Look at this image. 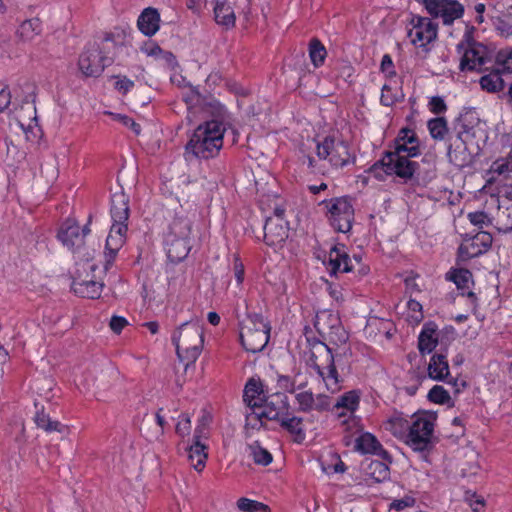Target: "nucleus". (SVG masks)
I'll return each instance as SVG.
<instances>
[{
    "instance_id": "423d86ee",
    "label": "nucleus",
    "mask_w": 512,
    "mask_h": 512,
    "mask_svg": "<svg viewBox=\"0 0 512 512\" xmlns=\"http://www.w3.org/2000/svg\"><path fill=\"white\" fill-rule=\"evenodd\" d=\"M269 333L270 327L263 316L249 315L241 324L240 341L247 352L258 353L267 345Z\"/></svg>"
},
{
    "instance_id": "3c124183",
    "label": "nucleus",
    "mask_w": 512,
    "mask_h": 512,
    "mask_svg": "<svg viewBox=\"0 0 512 512\" xmlns=\"http://www.w3.org/2000/svg\"><path fill=\"white\" fill-rule=\"evenodd\" d=\"M314 407L313 411L324 412L333 409V403L331 397L325 394H318L314 396Z\"/></svg>"
},
{
    "instance_id": "052dcab7",
    "label": "nucleus",
    "mask_w": 512,
    "mask_h": 512,
    "mask_svg": "<svg viewBox=\"0 0 512 512\" xmlns=\"http://www.w3.org/2000/svg\"><path fill=\"white\" fill-rule=\"evenodd\" d=\"M11 103V93L7 86L0 85V113H2Z\"/></svg>"
},
{
    "instance_id": "393cba45",
    "label": "nucleus",
    "mask_w": 512,
    "mask_h": 512,
    "mask_svg": "<svg viewBox=\"0 0 512 512\" xmlns=\"http://www.w3.org/2000/svg\"><path fill=\"white\" fill-rule=\"evenodd\" d=\"M137 26L139 30L146 36H153L160 27V15L157 9L148 7L140 14Z\"/></svg>"
},
{
    "instance_id": "7c9ffc66",
    "label": "nucleus",
    "mask_w": 512,
    "mask_h": 512,
    "mask_svg": "<svg viewBox=\"0 0 512 512\" xmlns=\"http://www.w3.org/2000/svg\"><path fill=\"white\" fill-rule=\"evenodd\" d=\"M411 423L406 419L403 413L395 412L386 422V429L395 437L404 439L408 433Z\"/></svg>"
},
{
    "instance_id": "4468645a",
    "label": "nucleus",
    "mask_w": 512,
    "mask_h": 512,
    "mask_svg": "<svg viewBox=\"0 0 512 512\" xmlns=\"http://www.w3.org/2000/svg\"><path fill=\"white\" fill-rule=\"evenodd\" d=\"M455 129L457 130V135L473 147L476 152L481 149V145L487 139L486 132L479 119H475L474 122L469 120L468 116H462L458 119Z\"/></svg>"
},
{
    "instance_id": "f3484780",
    "label": "nucleus",
    "mask_w": 512,
    "mask_h": 512,
    "mask_svg": "<svg viewBox=\"0 0 512 512\" xmlns=\"http://www.w3.org/2000/svg\"><path fill=\"white\" fill-rule=\"evenodd\" d=\"M90 232L88 225L82 229L75 220L67 219L58 232V239L70 249L80 247L85 236Z\"/></svg>"
},
{
    "instance_id": "bb28decb",
    "label": "nucleus",
    "mask_w": 512,
    "mask_h": 512,
    "mask_svg": "<svg viewBox=\"0 0 512 512\" xmlns=\"http://www.w3.org/2000/svg\"><path fill=\"white\" fill-rule=\"evenodd\" d=\"M428 375L436 381H445L450 375L447 355L443 353L434 354L428 364Z\"/></svg>"
},
{
    "instance_id": "a211bd4d",
    "label": "nucleus",
    "mask_w": 512,
    "mask_h": 512,
    "mask_svg": "<svg viewBox=\"0 0 512 512\" xmlns=\"http://www.w3.org/2000/svg\"><path fill=\"white\" fill-rule=\"evenodd\" d=\"M474 153H477L476 150L456 135L448 147L447 155L449 161L455 166L464 167L471 162Z\"/></svg>"
},
{
    "instance_id": "6e6552de",
    "label": "nucleus",
    "mask_w": 512,
    "mask_h": 512,
    "mask_svg": "<svg viewBox=\"0 0 512 512\" xmlns=\"http://www.w3.org/2000/svg\"><path fill=\"white\" fill-rule=\"evenodd\" d=\"M316 152L319 159L327 160L335 168H342L355 161L348 144L334 136H326L318 142Z\"/></svg>"
},
{
    "instance_id": "39448f33",
    "label": "nucleus",
    "mask_w": 512,
    "mask_h": 512,
    "mask_svg": "<svg viewBox=\"0 0 512 512\" xmlns=\"http://www.w3.org/2000/svg\"><path fill=\"white\" fill-rule=\"evenodd\" d=\"M436 417L433 414L422 413L415 414L405 443L417 452H428L434 446V426Z\"/></svg>"
},
{
    "instance_id": "412c9836",
    "label": "nucleus",
    "mask_w": 512,
    "mask_h": 512,
    "mask_svg": "<svg viewBox=\"0 0 512 512\" xmlns=\"http://www.w3.org/2000/svg\"><path fill=\"white\" fill-rule=\"evenodd\" d=\"M328 264L332 274L338 272L348 273L353 270L349 255L345 251L344 245H335L331 248L328 257Z\"/></svg>"
},
{
    "instance_id": "a19ab883",
    "label": "nucleus",
    "mask_w": 512,
    "mask_h": 512,
    "mask_svg": "<svg viewBox=\"0 0 512 512\" xmlns=\"http://www.w3.org/2000/svg\"><path fill=\"white\" fill-rule=\"evenodd\" d=\"M249 455L257 465L267 466L272 460V454L265 448H263L258 442H254L249 445Z\"/></svg>"
},
{
    "instance_id": "f257e3e1",
    "label": "nucleus",
    "mask_w": 512,
    "mask_h": 512,
    "mask_svg": "<svg viewBox=\"0 0 512 512\" xmlns=\"http://www.w3.org/2000/svg\"><path fill=\"white\" fill-rule=\"evenodd\" d=\"M314 326L323 341H315L311 344L309 363L325 384L326 389L334 394L342 389L343 378L338 372L345 368L349 371V363L344 359L351 355L348 347L342 351H334V347L345 345L348 334L342 326L339 316L332 311L323 310L316 314Z\"/></svg>"
},
{
    "instance_id": "0e129e2a",
    "label": "nucleus",
    "mask_w": 512,
    "mask_h": 512,
    "mask_svg": "<svg viewBox=\"0 0 512 512\" xmlns=\"http://www.w3.org/2000/svg\"><path fill=\"white\" fill-rule=\"evenodd\" d=\"M127 324L128 322L124 317L113 316L109 325L113 332L120 333Z\"/></svg>"
},
{
    "instance_id": "72a5a7b5",
    "label": "nucleus",
    "mask_w": 512,
    "mask_h": 512,
    "mask_svg": "<svg viewBox=\"0 0 512 512\" xmlns=\"http://www.w3.org/2000/svg\"><path fill=\"white\" fill-rule=\"evenodd\" d=\"M214 16L217 24L231 28L235 25V14L233 9L225 3L216 2L214 7Z\"/></svg>"
},
{
    "instance_id": "1a4fd4ad",
    "label": "nucleus",
    "mask_w": 512,
    "mask_h": 512,
    "mask_svg": "<svg viewBox=\"0 0 512 512\" xmlns=\"http://www.w3.org/2000/svg\"><path fill=\"white\" fill-rule=\"evenodd\" d=\"M288 409V398L284 393L277 392L267 395L256 411L247 414L246 422L248 425L255 427L254 420L261 422L265 418L267 420L279 421L288 412Z\"/></svg>"
},
{
    "instance_id": "de8ad7c7",
    "label": "nucleus",
    "mask_w": 512,
    "mask_h": 512,
    "mask_svg": "<svg viewBox=\"0 0 512 512\" xmlns=\"http://www.w3.org/2000/svg\"><path fill=\"white\" fill-rule=\"evenodd\" d=\"M428 399L436 404H450L451 401L449 392L440 385H435L430 389Z\"/></svg>"
},
{
    "instance_id": "c756f323",
    "label": "nucleus",
    "mask_w": 512,
    "mask_h": 512,
    "mask_svg": "<svg viewBox=\"0 0 512 512\" xmlns=\"http://www.w3.org/2000/svg\"><path fill=\"white\" fill-rule=\"evenodd\" d=\"M103 284L97 281H74L72 289L75 294L83 298L96 299L102 292Z\"/></svg>"
},
{
    "instance_id": "37998d69",
    "label": "nucleus",
    "mask_w": 512,
    "mask_h": 512,
    "mask_svg": "<svg viewBox=\"0 0 512 512\" xmlns=\"http://www.w3.org/2000/svg\"><path fill=\"white\" fill-rule=\"evenodd\" d=\"M430 135L435 140H443L448 133L447 121L443 117H437L428 121Z\"/></svg>"
},
{
    "instance_id": "20e7f679",
    "label": "nucleus",
    "mask_w": 512,
    "mask_h": 512,
    "mask_svg": "<svg viewBox=\"0 0 512 512\" xmlns=\"http://www.w3.org/2000/svg\"><path fill=\"white\" fill-rule=\"evenodd\" d=\"M172 343L176 347L179 360L184 363L185 371L195 363L203 348V332L198 321H186L172 334Z\"/></svg>"
},
{
    "instance_id": "5fc2aeb1",
    "label": "nucleus",
    "mask_w": 512,
    "mask_h": 512,
    "mask_svg": "<svg viewBox=\"0 0 512 512\" xmlns=\"http://www.w3.org/2000/svg\"><path fill=\"white\" fill-rule=\"evenodd\" d=\"M277 386L284 392L295 393V379L289 375H279L277 378Z\"/></svg>"
},
{
    "instance_id": "c9c22d12",
    "label": "nucleus",
    "mask_w": 512,
    "mask_h": 512,
    "mask_svg": "<svg viewBox=\"0 0 512 512\" xmlns=\"http://www.w3.org/2000/svg\"><path fill=\"white\" fill-rule=\"evenodd\" d=\"M448 280L453 281L459 290H462V295H465V290H468L472 280V273L468 269L460 268L453 269L446 274Z\"/></svg>"
},
{
    "instance_id": "2f4dec72",
    "label": "nucleus",
    "mask_w": 512,
    "mask_h": 512,
    "mask_svg": "<svg viewBox=\"0 0 512 512\" xmlns=\"http://www.w3.org/2000/svg\"><path fill=\"white\" fill-rule=\"evenodd\" d=\"M436 329L432 325H425L418 337V349L421 354L431 353L437 346L435 338Z\"/></svg>"
},
{
    "instance_id": "13d9d810",
    "label": "nucleus",
    "mask_w": 512,
    "mask_h": 512,
    "mask_svg": "<svg viewBox=\"0 0 512 512\" xmlns=\"http://www.w3.org/2000/svg\"><path fill=\"white\" fill-rule=\"evenodd\" d=\"M133 86L134 82L126 76L116 77L115 88L122 94H126Z\"/></svg>"
},
{
    "instance_id": "c85d7f7f",
    "label": "nucleus",
    "mask_w": 512,
    "mask_h": 512,
    "mask_svg": "<svg viewBox=\"0 0 512 512\" xmlns=\"http://www.w3.org/2000/svg\"><path fill=\"white\" fill-rule=\"evenodd\" d=\"M188 461L196 471H202L208 457L207 446L204 442L193 441L187 448Z\"/></svg>"
},
{
    "instance_id": "9b49d317",
    "label": "nucleus",
    "mask_w": 512,
    "mask_h": 512,
    "mask_svg": "<svg viewBox=\"0 0 512 512\" xmlns=\"http://www.w3.org/2000/svg\"><path fill=\"white\" fill-rule=\"evenodd\" d=\"M410 25L408 37L411 43L427 53L429 51L428 45L437 38V25L430 18L421 16H413Z\"/></svg>"
},
{
    "instance_id": "ea45409f",
    "label": "nucleus",
    "mask_w": 512,
    "mask_h": 512,
    "mask_svg": "<svg viewBox=\"0 0 512 512\" xmlns=\"http://www.w3.org/2000/svg\"><path fill=\"white\" fill-rule=\"evenodd\" d=\"M495 221L499 231L510 232L512 230V204L508 207L499 205Z\"/></svg>"
},
{
    "instance_id": "58836bf2",
    "label": "nucleus",
    "mask_w": 512,
    "mask_h": 512,
    "mask_svg": "<svg viewBox=\"0 0 512 512\" xmlns=\"http://www.w3.org/2000/svg\"><path fill=\"white\" fill-rule=\"evenodd\" d=\"M501 70L498 68L496 71L484 75L480 78V85L483 90L488 92H498L504 88V81L501 78Z\"/></svg>"
},
{
    "instance_id": "473e14b6",
    "label": "nucleus",
    "mask_w": 512,
    "mask_h": 512,
    "mask_svg": "<svg viewBox=\"0 0 512 512\" xmlns=\"http://www.w3.org/2000/svg\"><path fill=\"white\" fill-rule=\"evenodd\" d=\"M34 422L38 428L49 433L54 431L64 433L67 430V426L63 425L59 421L52 420L50 416L44 412L43 408L41 410H37L34 416Z\"/></svg>"
},
{
    "instance_id": "a878e982",
    "label": "nucleus",
    "mask_w": 512,
    "mask_h": 512,
    "mask_svg": "<svg viewBox=\"0 0 512 512\" xmlns=\"http://www.w3.org/2000/svg\"><path fill=\"white\" fill-rule=\"evenodd\" d=\"M278 422L284 430L293 436L295 442L301 443L304 441L306 434L302 417L286 412Z\"/></svg>"
},
{
    "instance_id": "dca6fc26",
    "label": "nucleus",
    "mask_w": 512,
    "mask_h": 512,
    "mask_svg": "<svg viewBox=\"0 0 512 512\" xmlns=\"http://www.w3.org/2000/svg\"><path fill=\"white\" fill-rule=\"evenodd\" d=\"M127 232V224H112L108 237L106 239L105 250V270H108L121 247L125 243V235Z\"/></svg>"
},
{
    "instance_id": "a18cd8bd",
    "label": "nucleus",
    "mask_w": 512,
    "mask_h": 512,
    "mask_svg": "<svg viewBox=\"0 0 512 512\" xmlns=\"http://www.w3.org/2000/svg\"><path fill=\"white\" fill-rule=\"evenodd\" d=\"M295 400L298 404V410L301 412H311L314 407V394L310 390H300L295 392Z\"/></svg>"
},
{
    "instance_id": "338daca9",
    "label": "nucleus",
    "mask_w": 512,
    "mask_h": 512,
    "mask_svg": "<svg viewBox=\"0 0 512 512\" xmlns=\"http://www.w3.org/2000/svg\"><path fill=\"white\" fill-rule=\"evenodd\" d=\"M207 438H208V427H205L204 424L198 423V425L195 429V432H194L193 441L203 442V439H207Z\"/></svg>"
},
{
    "instance_id": "9d476101",
    "label": "nucleus",
    "mask_w": 512,
    "mask_h": 512,
    "mask_svg": "<svg viewBox=\"0 0 512 512\" xmlns=\"http://www.w3.org/2000/svg\"><path fill=\"white\" fill-rule=\"evenodd\" d=\"M326 204L330 213L331 225L341 233H348L354 221V209L348 197H340L330 200L329 202L323 201Z\"/></svg>"
},
{
    "instance_id": "6e6d98bb",
    "label": "nucleus",
    "mask_w": 512,
    "mask_h": 512,
    "mask_svg": "<svg viewBox=\"0 0 512 512\" xmlns=\"http://www.w3.org/2000/svg\"><path fill=\"white\" fill-rule=\"evenodd\" d=\"M468 218L473 225L478 227H483L484 225H488L490 223V218L483 211L469 213Z\"/></svg>"
},
{
    "instance_id": "79ce46f5",
    "label": "nucleus",
    "mask_w": 512,
    "mask_h": 512,
    "mask_svg": "<svg viewBox=\"0 0 512 512\" xmlns=\"http://www.w3.org/2000/svg\"><path fill=\"white\" fill-rule=\"evenodd\" d=\"M327 51L324 45L316 38L312 39L309 44V56L315 67H319L324 63Z\"/></svg>"
},
{
    "instance_id": "4d7b16f0",
    "label": "nucleus",
    "mask_w": 512,
    "mask_h": 512,
    "mask_svg": "<svg viewBox=\"0 0 512 512\" xmlns=\"http://www.w3.org/2000/svg\"><path fill=\"white\" fill-rule=\"evenodd\" d=\"M415 500L412 497L406 496L401 499H395L390 503V510L401 511L408 507H412Z\"/></svg>"
},
{
    "instance_id": "864d4df0",
    "label": "nucleus",
    "mask_w": 512,
    "mask_h": 512,
    "mask_svg": "<svg viewBox=\"0 0 512 512\" xmlns=\"http://www.w3.org/2000/svg\"><path fill=\"white\" fill-rule=\"evenodd\" d=\"M176 433L180 437L189 436L191 433V419L188 414H183L180 416V420L176 424Z\"/></svg>"
},
{
    "instance_id": "cd10ccee",
    "label": "nucleus",
    "mask_w": 512,
    "mask_h": 512,
    "mask_svg": "<svg viewBox=\"0 0 512 512\" xmlns=\"http://www.w3.org/2000/svg\"><path fill=\"white\" fill-rule=\"evenodd\" d=\"M192 219L187 215L176 214L166 237L190 239Z\"/></svg>"
},
{
    "instance_id": "f8f14e48",
    "label": "nucleus",
    "mask_w": 512,
    "mask_h": 512,
    "mask_svg": "<svg viewBox=\"0 0 512 512\" xmlns=\"http://www.w3.org/2000/svg\"><path fill=\"white\" fill-rule=\"evenodd\" d=\"M427 12L434 18H441L450 25L464 14V6L457 0H424Z\"/></svg>"
},
{
    "instance_id": "ddd939ff",
    "label": "nucleus",
    "mask_w": 512,
    "mask_h": 512,
    "mask_svg": "<svg viewBox=\"0 0 512 512\" xmlns=\"http://www.w3.org/2000/svg\"><path fill=\"white\" fill-rule=\"evenodd\" d=\"M457 48L464 50L459 65L461 71H479L488 61L487 47L480 42H468L466 46L461 42Z\"/></svg>"
},
{
    "instance_id": "8fccbe9b",
    "label": "nucleus",
    "mask_w": 512,
    "mask_h": 512,
    "mask_svg": "<svg viewBox=\"0 0 512 512\" xmlns=\"http://www.w3.org/2000/svg\"><path fill=\"white\" fill-rule=\"evenodd\" d=\"M490 171L498 175H505L512 172V159L501 158L494 161L491 165Z\"/></svg>"
},
{
    "instance_id": "09e8293b",
    "label": "nucleus",
    "mask_w": 512,
    "mask_h": 512,
    "mask_svg": "<svg viewBox=\"0 0 512 512\" xmlns=\"http://www.w3.org/2000/svg\"><path fill=\"white\" fill-rule=\"evenodd\" d=\"M496 63L501 72L512 73V50H500L496 57Z\"/></svg>"
},
{
    "instance_id": "7ed1b4c3",
    "label": "nucleus",
    "mask_w": 512,
    "mask_h": 512,
    "mask_svg": "<svg viewBox=\"0 0 512 512\" xmlns=\"http://www.w3.org/2000/svg\"><path fill=\"white\" fill-rule=\"evenodd\" d=\"M419 154L420 149L415 132L404 128L395 140V150L387 152L371 167V171L379 178L381 176L378 171L382 169L387 175L395 174L405 181L410 180L419 168V164L410 158Z\"/></svg>"
},
{
    "instance_id": "5701e85b",
    "label": "nucleus",
    "mask_w": 512,
    "mask_h": 512,
    "mask_svg": "<svg viewBox=\"0 0 512 512\" xmlns=\"http://www.w3.org/2000/svg\"><path fill=\"white\" fill-rule=\"evenodd\" d=\"M266 396L263 384L259 379L251 378L248 380L244 388L243 400L252 411L257 410Z\"/></svg>"
},
{
    "instance_id": "6ab92c4d",
    "label": "nucleus",
    "mask_w": 512,
    "mask_h": 512,
    "mask_svg": "<svg viewBox=\"0 0 512 512\" xmlns=\"http://www.w3.org/2000/svg\"><path fill=\"white\" fill-rule=\"evenodd\" d=\"M354 449L362 454H374L383 460L391 462L389 453L382 447L381 443L371 433H362L354 440Z\"/></svg>"
},
{
    "instance_id": "aec40b11",
    "label": "nucleus",
    "mask_w": 512,
    "mask_h": 512,
    "mask_svg": "<svg viewBox=\"0 0 512 512\" xmlns=\"http://www.w3.org/2000/svg\"><path fill=\"white\" fill-rule=\"evenodd\" d=\"M288 237V227L281 219L267 217L264 225V240L267 245L277 246L282 244Z\"/></svg>"
},
{
    "instance_id": "603ef678",
    "label": "nucleus",
    "mask_w": 512,
    "mask_h": 512,
    "mask_svg": "<svg viewBox=\"0 0 512 512\" xmlns=\"http://www.w3.org/2000/svg\"><path fill=\"white\" fill-rule=\"evenodd\" d=\"M400 95L397 92H393L392 88L388 85H384L382 87V93L380 97V102L384 106H392L397 101H399Z\"/></svg>"
},
{
    "instance_id": "f704fd0d",
    "label": "nucleus",
    "mask_w": 512,
    "mask_h": 512,
    "mask_svg": "<svg viewBox=\"0 0 512 512\" xmlns=\"http://www.w3.org/2000/svg\"><path fill=\"white\" fill-rule=\"evenodd\" d=\"M41 33V21L39 18L25 20L19 26L17 34L24 42L32 41Z\"/></svg>"
},
{
    "instance_id": "c03bdc74",
    "label": "nucleus",
    "mask_w": 512,
    "mask_h": 512,
    "mask_svg": "<svg viewBox=\"0 0 512 512\" xmlns=\"http://www.w3.org/2000/svg\"><path fill=\"white\" fill-rule=\"evenodd\" d=\"M341 427L345 433L343 436V443L345 446H350L354 442L352 434L358 433L360 431L358 421L355 417L350 415L348 418H345L341 422Z\"/></svg>"
},
{
    "instance_id": "680f3d73",
    "label": "nucleus",
    "mask_w": 512,
    "mask_h": 512,
    "mask_svg": "<svg viewBox=\"0 0 512 512\" xmlns=\"http://www.w3.org/2000/svg\"><path fill=\"white\" fill-rule=\"evenodd\" d=\"M116 119L120 121L123 125L129 127L132 131H134L135 134H139L141 131V127L138 123H136L132 118L118 114L116 116Z\"/></svg>"
},
{
    "instance_id": "e433bc0d",
    "label": "nucleus",
    "mask_w": 512,
    "mask_h": 512,
    "mask_svg": "<svg viewBox=\"0 0 512 512\" xmlns=\"http://www.w3.org/2000/svg\"><path fill=\"white\" fill-rule=\"evenodd\" d=\"M367 476L376 482H382L389 478L390 471L388 464L383 461L373 460L364 468Z\"/></svg>"
},
{
    "instance_id": "69168bd1",
    "label": "nucleus",
    "mask_w": 512,
    "mask_h": 512,
    "mask_svg": "<svg viewBox=\"0 0 512 512\" xmlns=\"http://www.w3.org/2000/svg\"><path fill=\"white\" fill-rule=\"evenodd\" d=\"M466 499L470 501V506L474 512H478L485 505L482 497H478L475 493H467Z\"/></svg>"
},
{
    "instance_id": "2eb2a0df",
    "label": "nucleus",
    "mask_w": 512,
    "mask_h": 512,
    "mask_svg": "<svg viewBox=\"0 0 512 512\" xmlns=\"http://www.w3.org/2000/svg\"><path fill=\"white\" fill-rule=\"evenodd\" d=\"M493 238L490 233L485 231H480L476 233L473 237L465 240L463 244L459 247V257L462 260H469L471 258L477 257L491 247Z\"/></svg>"
},
{
    "instance_id": "b1692460",
    "label": "nucleus",
    "mask_w": 512,
    "mask_h": 512,
    "mask_svg": "<svg viewBox=\"0 0 512 512\" xmlns=\"http://www.w3.org/2000/svg\"><path fill=\"white\" fill-rule=\"evenodd\" d=\"M111 217L113 224H126L129 218V197L123 191L111 197Z\"/></svg>"
},
{
    "instance_id": "bf43d9fd",
    "label": "nucleus",
    "mask_w": 512,
    "mask_h": 512,
    "mask_svg": "<svg viewBox=\"0 0 512 512\" xmlns=\"http://www.w3.org/2000/svg\"><path fill=\"white\" fill-rule=\"evenodd\" d=\"M430 111L435 114H440L446 111L447 106L444 100L439 96H434L429 102Z\"/></svg>"
},
{
    "instance_id": "f03ea898",
    "label": "nucleus",
    "mask_w": 512,
    "mask_h": 512,
    "mask_svg": "<svg viewBox=\"0 0 512 512\" xmlns=\"http://www.w3.org/2000/svg\"><path fill=\"white\" fill-rule=\"evenodd\" d=\"M193 101L202 107L207 115L212 117L199 124L186 144V153L198 159L208 160L219 155L223 147L225 125L223 119L226 109L219 101L202 99L199 93L193 95Z\"/></svg>"
},
{
    "instance_id": "4c0bfd02",
    "label": "nucleus",
    "mask_w": 512,
    "mask_h": 512,
    "mask_svg": "<svg viewBox=\"0 0 512 512\" xmlns=\"http://www.w3.org/2000/svg\"><path fill=\"white\" fill-rule=\"evenodd\" d=\"M360 402V395L356 390H351L341 395L333 405V409H346L351 414L354 413Z\"/></svg>"
},
{
    "instance_id": "774afa93",
    "label": "nucleus",
    "mask_w": 512,
    "mask_h": 512,
    "mask_svg": "<svg viewBox=\"0 0 512 512\" xmlns=\"http://www.w3.org/2000/svg\"><path fill=\"white\" fill-rule=\"evenodd\" d=\"M394 65H393V61H392V58L390 57V55L388 54H385L383 57H382V61H381V70L382 72H385L387 74H395L394 70Z\"/></svg>"
},
{
    "instance_id": "0eeeda50",
    "label": "nucleus",
    "mask_w": 512,
    "mask_h": 512,
    "mask_svg": "<svg viewBox=\"0 0 512 512\" xmlns=\"http://www.w3.org/2000/svg\"><path fill=\"white\" fill-rule=\"evenodd\" d=\"M114 45L113 41L105 38L102 45L93 43L85 47L78 59V68L85 77H98L104 68L112 63V58L106 54V50Z\"/></svg>"
},
{
    "instance_id": "e2e57ef3",
    "label": "nucleus",
    "mask_w": 512,
    "mask_h": 512,
    "mask_svg": "<svg viewBox=\"0 0 512 512\" xmlns=\"http://www.w3.org/2000/svg\"><path fill=\"white\" fill-rule=\"evenodd\" d=\"M233 271L237 284H241L244 279V266L238 256L234 257Z\"/></svg>"
},
{
    "instance_id": "49530a36",
    "label": "nucleus",
    "mask_w": 512,
    "mask_h": 512,
    "mask_svg": "<svg viewBox=\"0 0 512 512\" xmlns=\"http://www.w3.org/2000/svg\"><path fill=\"white\" fill-rule=\"evenodd\" d=\"M237 507L244 512H269L267 505L248 498H240Z\"/></svg>"
},
{
    "instance_id": "4be33fe9",
    "label": "nucleus",
    "mask_w": 512,
    "mask_h": 512,
    "mask_svg": "<svg viewBox=\"0 0 512 512\" xmlns=\"http://www.w3.org/2000/svg\"><path fill=\"white\" fill-rule=\"evenodd\" d=\"M165 245L169 260L178 263L188 256L191 250V239L166 237Z\"/></svg>"
}]
</instances>
